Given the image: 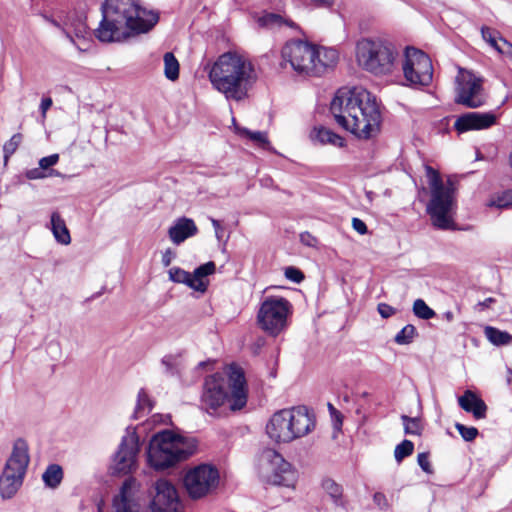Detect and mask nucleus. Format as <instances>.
I'll use <instances>...</instances> for the list:
<instances>
[{
  "instance_id": "nucleus-1",
  "label": "nucleus",
  "mask_w": 512,
  "mask_h": 512,
  "mask_svg": "<svg viewBox=\"0 0 512 512\" xmlns=\"http://www.w3.org/2000/svg\"><path fill=\"white\" fill-rule=\"evenodd\" d=\"M102 20L95 37L105 43L125 42L150 31L159 16L143 8L139 0H106L101 5Z\"/></svg>"
},
{
  "instance_id": "nucleus-2",
  "label": "nucleus",
  "mask_w": 512,
  "mask_h": 512,
  "mask_svg": "<svg viewBox=\"0 0 512 512\" xmlns=\"http://www.w3.org/2000/svg\"><path fill=\"white\" fill-rule=\"evenodd\" d=\"M336 123L360 139L374 137L380 129L381 114L375 97L362 87L340 88L330 104Z\"/></svg>"
},
{
  "instance_id": "nucleus-3",
  "label": "nucleus",
  "mask_w": 512,
  "mask_h": 512,
  "mask_svg": "<svg viewBox=\"0 0 512 512\" xmlns=\"http://www.w3.org/2000/svg\"><path fill=\"white\" fill-rule=\"evenodd\" d=\"M209 80L227 100L241 101L257 81L252 62L237 52H225L209 67Z\"/></svg>"
},
{
  "instance_id": "nucleus-4",
  "label": "nucleus",
  "mask_w": 512,
  "mask_h": 512,
  "mask_svg": "<svg viewBox=\"0 0 512 512\" xmlns=\"http://www.w3.org/2000/svg\"><path fill=\"white\" fill-rule=\"evenodd\" d=\"M226 401L232 411L242 409L247 403L246 379L239 368H231L227 379L220 373L205 378L201 396L202 407L213 414Z\"/></svg>"
},
{
  "instance_id": "nucleus-5",
  "label": "nucleus",
  "mask_w": 512,
  "mask_h": 512,
  "mask_svg": "<svg viewBox=\"0 0 512 512\" xmlns=\"http://www.w3.org/2000/svg\"><path fill=\"white\" fill-rule=\"evenodd\" d=\"M195 446L170 430L152 436L147 449V462L156 471L174 467L194 453Z\"/></svg>"
},
{
  "instance_id": "nucleus-6",
  "label": "nucleus",
  "mask_w": 512,
  "mask_h": 512,
  "mask_svg": "<svg viewBox=\"0 0 512 512\" xmlns=\"http://www.w3.org/2000/svg\"><path fill=\"white\" fill-rule=\"evenodd\" d=\"M425 171L431 194L430 201L427 204V213L432 224L438 229H452L453 220L450 213L455 204L456 188L454 183L450 178L444 182L439 172L431 166L426 165Z\"/></svg>"
},
{
  "instance_id": "nucleus-7",
  "label": "nucleus",
  "mask_w": 512,
  "mask_h": 512,
  "mask_svg": "<svg viewBox=\"0 0 512 512\" xmlns=\"http://www.w3.org/2000/svg\"><path fill=\"white\" fill-rule=\"evenodd\" d=\"M398 57L396 47L380 38H363L356 44V59L359 66L375 76L392 74L397 66Z\"/></svg>"
},
{
  "instance_id": "nucleus-8",
  "label": "nucleus",
  "mask_w": 512,
  "mask_h": 512,
  "mask_svg": "<svg viewBox=\"0 0 512 512\" xmlns=\"http://www.w3.org/2000/svg\"><path fill=\"white\" fill-rule=\"evenodd\" d=\"M30 461L28 445L25 440L14 442L10 457L7 459L0 476V494L4 499L12 498L21 487Z\"/></svg>"
},
{
  "instance_id": "nucleus-9",
  "label": "nucleus",
  "mask_w": 512,
  "mask_h": 512,
  "mask_svg": "<svg viewBox=\"0 0 512 512\" xmlns=\"http://www.w3.org/2000/svg\"><path fill=\"white\" fill-rule=\"evenodd\" d=\"M259 475L269 484L293 487L297 480V471L276 450L264 449L259 458Z\"/></svg>"
},
{
  "instance_id": "nucleus-10",
  "label": "nucleus",
  "mask_w": 512,
  "mask_h": 512,
  "mask_svg": "<svg viewBox=\"0 0 512 512\" xmlns=\"http://www.w3.org/2000/svg\"><path fill=\"white\" fill-rule=\"evenodd\" d=\"M292 313L291 303L281 296H267L257 313L259 327L271 336H278L286 327Z\"/></svg>"
},
{
  "instance_id": "nucleus-11",
  "label": "nucleus",
  "mask_w": 512,
  "mask_h": 512,
  "mask_svg": "<svg viewBox=\"0 0 512 512\" xmlns=\"http://www.w3.org/2000/svg\"><path fill=\"white\" fill-rule=\"evenodd\" d=\"M404 78L411 86H428L433 78V66L429 56L423 51L406 47L402 63Z\"/></svg>"
},
{
  "instance_id": "nucleus-12",
  "label": "nucleus",
  "mask_w": 512,
  "mask_h": 512,
  "mask_svg": "<svg viewBox=\"0 0 512 512\" xmlns=\"http://www.w3.org/2000/svg\"><path fill=\"white\" fill-rule=\"evenodd\" d=\"M140 452L139 436L135 428L128 427L112 457L110 469L113 474H129L137 468Z\"/></svg>"
},
{
  "instance_id": "nucleus-13",
  "label": "nucleus",
  "mask_w": 512,
  "mask_h": 512,
  "mask_svg": "<svg viewBox=\"0 0 512 512\" xmlns=\"http://www.w3.org/2000/svg\"><path fill=\"white\" fill-rule=\"evenodd\" d=\"M281 55L283 60L289 62L297 73L313 76L317 46L301 40H294L284 45Z\"/></svg>"
},
{
  "instance_id": "nucleus-14",
  "label": "nucleus",
  "mask_w": 512,
  "mask_h": 512,
  "mask_svg": "<svg viewBox=\"0 0 512 512\" xmlns=\"http://www.w3.org/2000/svg\"><path fill=\"white\" fill-rule=\"evenodd\" d=\"M218 481V470L211 465L201 464L186 473L184 486L191 498L199 499L215 489Z\"/></svg>"
},
{
  "instance_id": "nucleus-15",
  "label": "nucleus",
  "mask_w": 512,
  "mask_h": 512,
  "mask_svg": "<svg viewBox=\"0 0 512 512\" xmlns=\"http://www.w3.org/2000/svg\"><path fill=\"white\" fill-rule=\"evenodd\" d=\"M455 102L469 108H478L485 103L482 79L469 71L460 70L456 78Z\"/></svg>"
},
{
  "instance_id": "nucleus-16",
  "label": "nucleus",
  "mask_w": 512,
  "mask_h": 512,
  "mask_svg": "<svg viewBox=\"0 0 512 512\" xmlns=\"http://www.w3.org/2000/svg\"><path fill=\"white\" fill-rule=\"evenodd\" d=\"M150 493L149 509L151 512H184L177 489L168 480L156 481Z\"/></svg>"
},
{
  "instance_id": "nucleus-17",
  "label": "nucleus",
  "mask_w": 512,
  "mask_h": 512,
  "mask_svg": "<svg viewBox=\"0 0 512 512\" xmlns=\"http://www.w3.org/2000/svg\"><path fill=\"white\" fill-rule=\"evenodd\" d=\"M288 425L292 441L311 433L316 426L315 415L306 406H297L288 409Z\"/></svg>"
},
{
  "instance_id": "nucleus-18",
  "label": "nucleus",
  "mask_w": 512,
  "mask_h": 512,
  "mask_svg": "<svg viewBox=\"0 0 512 512\" xmlns=\"http://www.w3.org/2000/svg\"><path fill=\"white\" fill-rule=\"evenodd\" d=\"M135 479H126L113 499V512H143L144 502L135 490Z\"/></svg>"
},
{
  "instance_id": "nucleus-19",
  "label": "nucleus",
  "mask_w": 512,
  "mask_h": 512,
  "mask_svg": "<svg viewBox=\"0 0 512 512\" xmlns=\"http://www.w3.org/2000/svg\"><path fill=\"white\" fill-rule=\"evenodd\" d=\"M495 122L496 116L491 112H468L456 119L454 128L459 133H464L470 130L487 129L495 124Z\"/></svg>"
},
{
  "instance_id": "nucleus-20",
  "label": "nucleus",
  "mask_w": 512,
  "mask_h": 512,
  "mask_svg": "<svg viewBox=\"0 0 512 512\" xmlns=\"http://www.w3.org/2000/svg\"><path fill=\"white\" fill-rule=\"evenodd\" d=\"M288 409H282L275 412L266 425L268 436L278 443L292 442V433L288 425Z\"/></svg>"
},
{
  "instance_id": "nucleus-21",
  "label": "nucleus",
  "mask_w": 512,
  "mask_h": 512,
  "mask_svg": "<svg viewBox=\"0 0 512 512\" xmlns=\"http://www.w3.org/2000/svg\"><path fill=\"white\" fill-rule=\"evenodd\" d=\"M198 228L195 222L186 217L179 218L168 230L170 240L179 245L189 237L196 235Z\"/></svg>"
},
{
  "instance_id": "nucleus-22",
  "label": "nucleus",
  "mask_w": 512,
  "mask_h": 512,
  "mask_svg": "<svg viewBox=\"0 0 512 512\" xmlns=\"http://www.w3.org/2000/svg\"><path fill=\"white\" fill-rule=\"evenodd\" d=\"M458 404L464 411L472 413L475 419H484L486 417L487 405L471 390H466L458 398Z\"/></svg>"
},
{
  "instance_id": "nucleus-23",
  "label": "nucleus",
  "mask_w": 512,
  "mask_h": 512,
  "mask_svg": "<svg viewBox=\"0 0 512 512\" xmlns=\"http://www.w3.org/2000/svg\"><path fill=\"white\" fill-rule=\"evenodd\" d=\"M339 55L334 48L317 47V56L313 65V76L322 75L327 69L333 68L338 62Z\"/></svg>"
},
{
  "instance_id": "nucleus-24",
  "label": "nucleus",
  "mask_w": 512,
  "mask_h": 512,
  "mask_svg": "<svg viewBox=\"0 0 512 512\" xmlns=\"http://www.w3.org/2000/svg\"><path fill=\"white\" fill-rule=\"evenodd\" d=\"M310 139L315 144H331L336 147L345 146V141L340 135L323 126L314 127L310 132Z\"/></svg>"
},
{
  "instance_id": "nucleus-25",
  "label": "nucleus",
  "mask_w": 512,
  "mask_h": 512,
  "mask_svg": "<svg viewBox=\"0 0 512 512\" xmlns=\"http://www.w3.org/2000/svg\"><path fill=\"white\" fill-rule=\"evenodd\" d=\"M215 270L216 265L213 261H209L197 267L194 272L191 273L193 283L190 284V288L198 292H205L208 286L206 277L213 274Z\"/></svg>"
},
{
  "instance_id": "nucleus-26",
  "label": "nucleus",
  "mask_w": 512,
  "mask_h": 512,
  "mask_svg": "<svg viewBox=\"0 0 512 512\" xmlns=\"http://www.w3.org/2000/svg\"><path fill=\"white\" fill-rule=\"evenodd\" d=\"M51 231L55 240L61 245H69L71 236L69 229L59 212L54 211L50 217Z\"/></svg>"
},
{
  "instance_id": "nucleus-27",
  "label": "nucleus",
  "mask_w": 512,
  "mask_h": 512,
  "mask_svg": "<svg viewBox=\"0 0 512 512\" xmlns=\"http://www.w3.org/2000/svg\"><path fill=\"white\" fill-rule=\"evenodd\" d=\"M257 22L260 27L268 29H280L283 26L292 29L297 28V25L291 19L285 18L277 13H265L258 18Z\"/></svg>"
},
{
  "instance_id": "nucleus-28",
  "label": "nucleus",
  "mask_w": 512,
  "mask_h": 512,
  "mask_svg": "<svg viewBox=\"0 0 512 512\" xmlns=\"http://www.w3.org/2000/svg\"><path fill=\"white\" fill-rule=\"evenodd\" d=\"M63 479L62 467L58 464H50L42 474L44 484L52 489L57 488Z\"/></svg>"
},
{
  "instance_id": "nucleus-29",
  "label": "nucleus",
  "mask_w": 512,
  "mask_h": 512,
  "mask_svg": "<svg viewBox=\"0 0 512 512\" xmlns=\"http://www.w3.org/2000/svg\"><path fill=\"white\" fill-rule=\"evenodd\" d=\"M152 408L153 401L150 399L145 389L141 388L137 395V403L133 413V418L140 419L145 417L148 413L151 412Z\"/></svg>"
},
{
  "instance_id": "nucleus-30",
  "label": "nucleus",
  "mask_w": 512,
  "mask_h": 512,
  "mask_svg": "<svg viewBox=\"0 0 512 512\" xmlns=\"http://www.w3.org/2000/svg\"><path fill=\"white\" fill-rule=\"evenodd\" d=\"M485 336L492 344L497 346L508 345L512 341V336L508 332L491 326L485 328Z\"/></svg>"
},
{
  "instance_id": "nucleus-31",
  "label": "nucleus",
  "mask_w": 512,
  "mask_h": 512,
  "mask_svg": "<svg viewBox=\"0 0 512 512\" xmlns=\"http://www.w3.org/2000/svg\"><path fill=\"white\" fill-rule=\"evenodd\" d=\"M164 74L171 81L179 77V62L171 52L164 54Z\"/></svg>"
},
{
  "instance_id": "nucleus-32",
  "label": "nucleus",
  "mask_w": 512,
  "mask_h": 512,
  "mask_svg": "<svg viewBox=\"0 0 512 512\" xmlns=\"http://www.w3.org/2000/svg\"><path fill=\"white\" fill-rule=\"evenodd\" d=\"M65 24H67V28L73 38L74 36L77 38H85L88 28L84 19L81 17H68Z\"/></svg>"
},
{
  "instance_id": "nucleus-33",
  "label": "nucleus",
  "mask_w": 512,
  "mask_h": 512,
  "mask_svg": "<svg viewBox=\"0 0 512 512\" xmlns=\"http://www.w3.org/2000/svg\"><path fill=\"white\" fill-rule=\"evenodd\" d=\"M322 486L326 493L330 496L332 501L335 503V505H344L342 499L343 490L339 484H337L335 481L331 479H326L323 481Z\"/></svg>"
},
{
  "instance_id": "nucleus-34",
  "label": "nucleus",
  "mask_w": 512,
  "mask_h": 512,
  "mask_svg": "<svg viewBox=\"0 0 512 512\" xmlns=\"http://www.w3.org/2000/svg\"><path fill=\"white\" fill-rule=\"evenodd\" d=\"M237 132L241 135V136H246L248 137L251 141H253L254 143H256L257 145H259L260 147L262 148H268L269 147V140H268V137H267V133L266 132H262V131H250L249 129L247 128H237Z\"/></svg>"
},
{
  "instance_id": "nucleus-35",
  "label": "nucleus",
  "mask_w": 512,
  "mask_h": 512,
  "mask_svg": "<svg viewBox=\"0 0 512 512\" xmlns=\"http://www.w3.org/2000/svg\"><path fill=\"white\" fill-rule=\"evenodd\" d=\"M401 420L404 425L405 434H408V435H420L421 434L423 427H422L420 418L402 415Z\"/></svg>"
},
{
  "instance_id": "nucleus-36",
  "label": "nucleus",
  "mask_w": 512,
  "mask_h": 512,
  "mask_svg": "<svg viewBox=\"0 0 512 512\" xmlns=\"http://www.w3.org/2000/svg\"><path fill=\"white\" fill-rule=\"evenodd\" d=\"M417 331L414 325L407 324L395 336L394 341L399 345H407L413 342Z\"/></svg>"
},
{
  "instance_id": "nucleus-37",
  "label": "nucleus",
  "mask_w": 512,
  "mask_h": 512,
  "mask_svg": "<svg viewBox=\"0 0 512 512\" xmlns=\"http://www.w3.org/2000/svg\"><path fill=\"white\" fill-rule=\"evenodd\" d=\"M413 312L418 318L423 320H429L436 315L435 311L431 309L422 299H417L414 301Z\"/></svg>"
},
{
  "instance_id": "nucleus-38",
  "label": "nucleus",
  "mask_w": 512,
  "mask_h": 512,
  "mask_svg": "<svg viewBox=\"0 0 512 512\" xmlns=\"http://www.w3.org/2000/svg\"><path fill=\"white\" fill-rule=\"evenodd\" d=\"M169 279L175 283H183L190 287V284L193 283L191 273L179 268L172 267L169 270Z\"/></svg>"
},
{
  "instance_id": "nucleus-39",
  "label": "nucleus",
  "mask_w": 512,
  "mask_h": 512,
  "mask_svg": "<svg viewBox=\"0 0 512 512\" xmlns=\"http://www.w3.org/2000/svg\"><path fill=\"white\" fill-rule=\"evenodd\" d=\"M21 142L22 134L20 133L14 134L7 142H5V144L3 145L5 163L16 152Z\"/></svg>"
},
{
  "instance_id": "nucleus-40",
  "label": "nucleus",
  "mask_w": 512,
  "mask_h": 512,
  "mask_svg": "<svg viewBox=\"0 0 512 512\" xmlns=\"http://www.w3.org/2000/svg\"><path fill=\"white\" fill-rule=\"evenodd\" d=\"M414 451V444L410 440H403L395 447L394 457L397 462H401L405 457L410 456Z\"/></svg>"
},
{
  "instance_id": "nucleus-41",
  "label": "nucleus",
  "mask_w": 512,
  "mask_h": 512,
  "mask_svg": "<svg viewBox=\"0 0 512 512\" xmlns=\"http://www.w3.org/2000/svg\"><path fill=\"white\" fill-rule=\"evenodd\" d=\"M456 430L459 432L463 440L467 442L473 441L479 434L478 429L473 426H465L461 423L455 424Z\"/></svg>"
},
{
  "instance_id": "nucleus-42",
  "label": "nucleus",
  "mask_w": 512,
  "mask_h": 512,
  "mask_svg": "<svg viewBox=\"0 0 512 512\" xmlns=\"http://www.w3.org/2000/svg\"><path fill=\"white\" fill-rule=\"evenodd\" d=\"M499 33L492 30L489 27L483 26L481 28V35L482 38L489 43L495 50H497V47H499V43L497 42V35Z\"/></svg>"
},
{
  "instance_id": "nucleus-43",
  "label": "nucleus",
  "mask_w": 512,
  "mask_h": 512,
  "mask_svg": "<svg viewBox=\"0 0 512 512\" xmlns=\"http://www.w3.org/2000/svg\"><path fill=\"white\" fill-rule=\"evenodd\" d=\"M42 17L44 18L45 21L49 22L50 24H52L54 27L58 28L61 30V32L65 35V37L72 43H74V40H73V37L71 35V32L68 30L67 28V24H65V21L63 23H61L60 21H58L57 19H54L53 17H50L46 14L42 15Z\"/></svg>"
},
{
  "instance_id": "nucleus-44",
  "label": "nucleus",
  "mask_w": 512,
  "mask_h": 512,
  "mask_svg": "<svg viewBox=\"0 0 512 512\" xmlns=\"http://www.w3.org/2000/svg\"><path fill=\"white\" fill-rule=\"evenodd\" d=\"M42 17L44 18L45 21L49 22L50 24H52L54 27L58 28L61 30V32L65 35V37L72 43H74V40H73V37L71 35V32L68 30L67 28V24H65V21L63 23H61L60 21H58L57 19H54L53 17H50L46 14L42 15Z\"/></svg>"
},
{
  "instance_id": "nucleus-45",
  "label": "nucleus",
  "mask_w": 512,
  "mask_h": 512,
  "mask_svg": "<svg viewBox=\"0 0 512 512\" xmlns=\"http://www.w3.org/2000/svg\"><path fill=\"white\" fill-rule=\"evenodd\" d=\"M284 275L288 280H290L294 283H297V284L302 282L304 279L303 272L294 266L286 267L285 271H284Z\"/></svg>"
},
{
  "instance_id": "nucleus-46",
  "label": "nucleus",
  "mask_w": 512,
  "mask_h": 512,
  "mask_svg": "<svg viewBox=\"0 0 512 512\" xmlns=\"http://www.w3.org/2000/svg\"><path fill=\"white\" fill-rule=\"evenodd\" d=\"M417 462L418 465L421 467V469L426 473H432V467L429 462V454L426 452L419 453L417 456Z\"/></svg>"
},
{
  "instance_id": "nucleus-47",
  "label": "nucleus",
  "mask_w": 512,
  "mask_h": 512,
  "mask_svg": "<svg viewBox=\"0 0 512 512\" xmlns=\"http://www.w3.org/2000/svg\"><path fill=\"white\" fill-rule=\"evenodd\" d=\"M496 207L504 208L512 204V191H506L492 203Z\"/></svg>"
},
{
  "instance_id": "nucleus-48",
  "label": "nucleus",
  "mask_w": 512,
  "mask_h": 512,
  "mask_svg": "<svg viewBox=\"0 0 512 512\" xmlns=\"http://www.w3.org/2000/svg\"><path fill=\"white\" fill-rule=\"evenodd\" d=\"M59 161L58 154H51L49 156L43 157L39 160L40 169H48L51 166H54Z\"/></svg>"
},
{
  "instance_id": "nucleus-49",
  "label": "nucleus",
  "mask_w": 512,
  "mask_h": 512,
  "mask_svg": "<svg viewBox=\"0 0 512 512\" xmlns=\"http://www.w3.org/2000/svg\"><path fill=\"white\" fill-rule=\"evenodd\" d=\"M161 363L165 366V370L169 374H174L176 369V358L172 355H166L162 358Z\"/></svg>"
},
{
  "instance_id": "nucleus-50",
  "label": "nucleus",
  "mask_w": 512,
  "mask_h": 512,
  "mask_svg": "<svg viewBox=\"0 0 512 512\" xmlns=\"http://www.w3.org/2000/svg\"><path fill=\"white\" fill-rule=\"evenodd\" d=\"M499 40L501 44L497 47V51L512 59V43L502 37H500Z\"/></svg>"
},
{
  "instance_id": "nucleus-51",
  "label": "nucleus",
  "mask_w": 512,
  "mask_h": 512,
  "mask_svg": "<svg viewBox=\"0 0 512 512\" xmlns=\"http://www.w3.org/2000/svg\"><path fill=\"white\" fill-rule=\"evenodd\" d=\"M377 310L383 318H389L395 314L396 309L386 303H379Z\"/></svg>"
},
{
  "instance_id": "nucleus-52",
  "label": "nucleus",
  "mask_w": 512,
  "mask_h": 512,
  "mask_svg": "<svg viewBox=\"0 0 512 512\" xmlns=\"http://www.w3.org/2000/svg\"><path fill=\"white\" fill-rule=\"evenodd\" d=\"M352 227L360 235H365L368 232L367 225L359 218L352 219Z\"/></svg>"
},
{
  "instance_id": "nucleus-53",
  "label": "nucleus",
  "mask_w": 512,
  "mask_h": 512,
  "mask_svg": "<svg viewBox=\"0 0 512 512\" xmlns=\"http://www.w3.org/2000/svg\"><path fill=\"white\" fill-rule=\"evenodd\" d=\"M300 241L308 247H314L317 244V239L309 232H303L300 234Z\"/></svg>"
},
{
  "instance_id": "nucleus-54",
  "label": "nucleus",
  "mask_w": 512,
  "mask_h": 512,
  "mask_svg": "<svg viewBox=\"0 0 512 512\" xmlns=\"http://www.w3.org/2000/svg\"><path fill=\"white\" fill-rule=\"evenodd\" d=\"M328 410L334 425H342V414L331 403H328Z\"/></svg>"
},
{
  "instance_id": "nucleus-55",
  "label": "nucleus",
  "mask_w": 512,
  "mask_h": 512,
  "mask_svg": "<svg viewBox=\"0 0 512 512\" xmlns=\"http://www.w3.org/2000/svg\"><path fill=\"white\" fill-rule=\"evenodd\" d=\"M42 170L43 169H40V167L30 169L26 172V177L30 180L44 178L46 175L44 174V172Z\"/></svg>"
},
{
  "instance_id": "nucleus-56",
  "label": "nucleus",
  "mask_w": 512,
  "mask_h": 512,
  "mask_svg": "<svg viewBox=\"0 0 512 512\" xmlns=\"http://www.w3.org/2000/svg\"><path fill=\"white\" fill-rule=\"evenodd\" d=\"M374 503L381 509L387 507L386 496L381 492H376L373 496Z\"/></svg>"
},
{
  "instance_id": "nucleus-57",
  "label": "nucleus",
  "mask_w": 512,
  "mask_h": 512,
  "mask_svg": "<svg viewBox=\"0 0 512 512\" xmlns=\"http://www.w3.org/2000/svg\"><path fill=\"white\" fill-rule=\"evenodd\" d=\"M52 104H53V102L50 97H46L41 100L40 110H41L43 118H45L46 112L52 106Z\"/></svg>"
},
{
  "instance_id": "nucleus-58",
  "label": "nucleus",
  "mask_w": 512,
  "mask_h": 512,
  "mask_svg": "<svg viewBox=\"0 0 512 512\" xmlns=\"http://www.w3.org/2000/svg\"><path fill=\"white\" fill-rule=\"evenodd\" d=\"M172 251L170 249H167L163 255H162V264L167 267L171 264L172 261Z\"/></svg>"
},
{
  "instance_id": "nucleus-59",
  "label": "nucleus",
  "mask_w": 512,
  "mask_h": 512,
  "mask_svg": "<svg viewBox=\"0 0 512 512\" xmlns=\"http://www.w3.org/2000/svg\"><path fill=\"white\" fill-rule=\"evenodd\" d=\"M317 7L328 8L334 3V0H310Z\"/></svg>"
},
{
  "instance_id": "nucleus-60",
  "label": "nucleus",
  "mask_w": 512,
  "mask_h": 512,
  "mask_svg": "<svg viewBox=\"0 0 512 512\" xmlns=\"http://www.w3.org/2000/svg\"><path fill=\"white\" fill-rule=\"evenodd\" d=\"M211 223H212V226H213V228L215 230L216 237L218 239H220L221 238V233L223 231L220 222L218 220H216V219H211Z\"/></svg>"
},
{
  "instance_id": "nucleus-61",
  "label": "nucleus",
  "mask_w": 512,
  "mask_h": 512,
  "mask_svg": "<svg viewBox=\"0 0 512 512\" xmlns=\"http://www.w3.org/2000/svg\"><path fill=\"white\" fill-rule=\"evenodd\" d=\"M494 302H495V299H494V298H492V297H488V298H486L484 301L479 302V303H478V306H481V307H482V309H484V308H489V307L491 306V304H492V303H494Z\"/></svg>"
},
{
  "instance_id": "nucleus-62",
  "label": "nucleus",
  "mask_w": 512,
  "mask_h": 512,
  "mask_svg": "<svg viewBox=\"0 0 512 512\" xmlns=\"http://www.w3.org/2000/svg\"><path fill=\"white\" fill-rule=\"evenodd\" d=\"M444 317L446 318L447 321H452L453 318H454V315L451 311H447L445 314H444Z\"/></svg>"
},
{
  "instance_id": "nucleus-63",
  "label": "nucleus",
  "mask_w": 512,
  "mask_h": 512,
  "mask_svg": "<svg viewBox=\"0 0 512 512\" xmlns=\"http://www.w3.org/2000/svg\"><path fill=\"white\" fill-rule=\"evenodd\" d=\"M508 162H509V167H510V168H511V170H512V151H511V152H510V154H509Z\"/></svg>"
},
{
  "instance_id": "nucleus-64",
  "label": "nucleus",
  "mask_w": 512,
  "mask_h": 512,
  "mask_svg": "<svg viewBox=\"0 0 512 512\" xmlns=\"http://www.w3.org/2000/svg\"><path fill=\"white\" fill-rule=\"evenodd\" d=\"M50 175H58V172H56L55 170H52V171L50 172Z\"/></svg>"
}]
</instances>
